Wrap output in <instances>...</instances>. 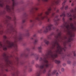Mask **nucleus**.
<instances>
[{"instance_id": "f257e3e1", "label": "nucleus", "mask_w": 76, "mask_h": 76, "mask_svg": "<svg viewBox=\"0 0 76 76\" xmlns=\"http://www.w3.org/2000/svg\"><path fill=\"white\" fill-rule=\"evenodd\" d=\"M22 35H21L18 37H16L15 38V41L14 43L11 42L8 40H6V45H3L1 43L0 44V48H2L3 50L5 51L6 50H7V48H11L12 47H14L16 51H18V46L16 44V42L18 41L22 40Z\"/></svg>"}, {"instance_id": "f03ea898", "label": "nucleus", "mask_w": 76, "mask_h": 76, "mask_svg": "<svg viewBox=\"0 0 76 76\" xmlns=\"http://www.w3.org/2000/svg\"><path fill=\"white\" fill-rule=\"evenodd\" d=\"M51 11L53 12V10H52L51 8V7H50L48 9V11L46 12L45 13V15H46L42 16V13L40 14H38V17H36L35 18L36 20L39 21L41 20H43L46 19L47 20L48 22H50V18H48L47 15H48L49 14L51 13Z\"/></svg>"}, {"instance_id": "7ed1b4c3", "label": "nucleus", "mask_w": 76, "mask_h": 76, "mask_svg": "<svg viewBox=\"0 0 76 76\" xmlns=\"http://www.w3.org/2000/svg\"><path fill=\"white\" fill-rule=\"evenodd\" d=\"M51 29H54V28L53 25L51 24L48 25V26L45 27H43L42 29L38 30L37 31L38 33H40L44 32V33H47L48 31H50Z\"/></svg>"}, {"instance_id": "20e7f679", "label": "nucleus", "mask_w": 76, "mask_h": 76, "mask_svg": "<svg viewBox=\"0 0 76 76\" xmlns=\"http://www.w3.org/2000/svg\"><path fill=\"white\" fill-rule=\"evenodd\" d=\"M6 18L7 20H6V23L8 25V26H9L10 25V27L11 28V34H16L17 33V30L15 28H13V27L11 25L10 23H9L10 20H11L12 18L8 16H6Z\"/></svg>"}, {"instance_id": "39448f33", "label": "nucleus", "mask_w": 76, "mask_h": 76, "mask_svg": "<svg viewBox=\"0 0 76 76\" xmlns=\"http://www.w3.org/2000/svg\"><path fill=\"white\" fill-rule=\"evenodd\" d=\"M12 7L9 6L8 5H7L6 6V9L7 12H12V10H14V7L17 4V3L15 0H12Z\"/></svg>"}, {"instance_id": "423d86ee", "label": "nucleus", "mask_w": 76, "mask_h": 76, "mask_svg": "<svg viewBox=\"0 0 76 76\" xmlns=\"http://www.w3.org/2000/svg\"><path fill=\"white\" fill-rule=\"evenodd\" d=\"M71 13H74V10H72L71 11V12L67 14L66 15L67 16H68V17H72V18H69V20H72V18L73 19H76V15H75V14L72 15Z\"/></svg>"}, {"instance_id": "0eeeda50", "label": "nucleus", "mask_w": 76, "mask_h": 76, "mask_svg": "<svg viewBox=\"0 0 76 76\" xmlns=\"http://www.w3.org/2000/svg\"><path fill=\"white\" fill-rule=\"evenodd\" d=\"M3 56L4 57V58H5V60L7 62V63H9L10 64H11L10 63V61H9V56H7L6 54L5 53H4L3 54Z\"/></svg>"}, {"instance_id": "6e6552de", "label": "nucleus", "mask_w": 76, "mask_h": 76, "mask_svg": "<svg viewBox=\"0 0 76 76\" xmlns=\"http://www.w3.org/2000/svg\"><path fill=\"white\" fill-rule=\"evenodd\" d=\"M58 15H56L54 19V20L55 23L56 25H58V24L59 23V20H60V19L58 18Z\"/></svg>"}, {"instance_id": "1a4fd4ad", "label": "nucleus", "mask_w": 76, "mask_h": 76, "mask_svg": "<svg viewBox=\"0 0 76 76\" xmlns=\"http://www.w3.org/2000/svg\"><path fill=\"white\" fill-rule=\"evenodd\" d=\"M51 69H49L48 72V76L54 75L56 74V73L57 72V70H53L52 73H51Z\"/></svg>"}, {"instance_id": "9d476101", "label": "nucleus", "mask_w": 76, "mask_h": 76, "mask_svg": "<svg viewBox=\"0 0 76 76\" xmlns=\"http://www.w3.org/2000/svg\"><path fill=\"white\" fill-rule=\"evenodd\" d=\"M38 9L36 7H34L32 8L31 10H30L31 12H32L33 13H34L35 11L38 10Z\"/></svg>"}, {"instance_id": "9b49d317", "label": "nucleus", "mask_w": 76, "mask_h": 76, "mask_svg": "<svg viewBox=\"0 0 76 76\" xmlns=\"http://www.w3.org/2000/svg\"><path fill=\"white\" fill-rule=\"evenodd\" d=\"M67 0H65L64 1L63 3L62 4V7L61 8V10H63V9H64V5H65V3L66 2Z\"/></svg>"}, {"instance_id": "f8f14e48", "label": "nucleus", "mask_w": 76, "mask_h": 76, "mask_svg": "<svg viewBox=\"0 0 76 76\" xmlns=\"http://www.w3.org/2000/svg\"><path fill=\"white\" fill-rule=\"evenodd\" d=\"M21 57H25L26 58L28 57V54H26L25 53H22L21 54Z\"/></svg>"}, {"instance_id": "ddd939ff", "label": "nucleus", "mask_w": 76, "mask_h": 76, "mask_svg": "<svg viewBox=\"0 0 76 76\" xmlns=\"http://www.w3.org/2000/svg\"><path fill=\"white\" fill-rule=\"evenodd\" d=\"M29 30L27 29L26 31V36H29Z\"/></svg>"}, {"instance_id": "4468645a", "label": "nucleus", "mask_w": 76, "mask_h": 76, "mask_svg": "<svg viewBox=\"0 0 76 76\" xmlns=\"http://www.w3.org/2000/svg\"><path fill=\"white\" fill-rule=\"evenodd\" d=\"M44 42L46 44H47V45H48V44H49V42L48 41H47V39H45L44 40Z\"/></svg>"}, {"instance_id": "2eb2a0df", "label": "nucleus", "mask_w": 76, "mask_h": 76, "mask_svg": "<svg viewBox=\"0 0 76 76\" xmlns=\"http://www.w3.org/2000/svg\"><path fill=\"white\" fill-rule=\"evenodd\" d=\"M60 17H62V16H63V17H65L66 16V14H65V12H64L63 14L61 15H60Z\"/></svg>"}, {"instance_id": "dca6fc26", "label": "nucleus", "mask_w": 76, "mask_h": 76, "mask_svg": "<svg viewBox=\"0 0 76 76\" xmlns=\"http://www.w3.org/2000/svg\"><path fill=\"white\" fill-rule=\"evenodd\" d=\"M38 42V39H35L34 42V44H36Z\"/></svg>"}, {"instance_id": "f3484780", "label": "nucleus", "mask_w": 76, "mask_h": 76, "mask_svg": "<svg viewBox=\"0 0 76 76\" xmlns=\"http://www.w3.org/2000/svg\"><path fill=\"white\" fill-rule=\"evenodd\" d=\"M38 49L39 50V53H41V49H42V47L41 46L39 47L38 48Z\"/></svg>"}, {"instance_id": "a211bd4d", "label": "nucleus", "mask_w": 76, "mask_h": 76, "mask_svg": "<svg viewBox=\"0 0 76 76\" xmlns=\"http://www.w3.org/2000/svg\"><path fill=\"white\" fill-rule=\"evenodd\" d=\"M60 1V0H57L55 2V4H57V5H58Z\"/></svg>"}, {"instance_id": "6ab92c4d", "label": "nucleus", "mask_w": 76, "mask_h": 76, "mask_svg": "<svg viewBox=\"0 0 76 76\" xmlns=\"http://www.w3.org/2000/svg\"><path fill=\"white\" fill-rule=\"evenodd\" d=\"M4 4L3 3H0V7H4Z\"/></svg>"}, {"instance_id": "aec40b11", "label": "nucleus", "mask_w": 76, "mask_h": 76, "mask_svg": "<svg viewBox=\"0 0 76 76\" xmlns=\"http://www.w3.org/2000/svg\"><path fill=\"white\" fill-rule=\"evenodd\" d=\"M37 37V35H36V34H34L33 35V37H32L31 38V39H34V38L35 37Z\"/></svg>"}, {"instance_id": "412c9836", "label": "nucleus", "mask_w": 76, "mask_h": 76, "mask_svg": "<svg viewBox=\"0 0 76 76\" xmlns=\"http://www.w3.org/2000/svg\"><path fill=\"white\" fill-rule=\"evenodd\" d=\"M16 20V18L15 17V15H14L13 20L14 21V22H15Z\"/></svg>"}, {"instance_id": "4be33fe9", "label": "nucleus", "mask_w": 76, "mask_h": 76, "mask_svg": "<svg viewBox=\"0 0 76 76\" xmlns=\"http://www.w3.org/2000/svg\"><path fill=\"white\" fill-rule=\"evenodd\" d=\"M47 38L48 39H51V36H48Z\"/></svg>"}, {"instance_id": "5701e85b", "label": "nucleus", "mask_w": 76, "mask_h": 76, "mask_svg": "<svg viewBox=\"0 0 76 76\" xmlns=\"http://www.w3.org/2000/svg\"><path fill=\"white\" fill-rule=\"evenodd\" d=\"M32 68H30L28 70V72H32Z\"/></svg>"}, {"instance_id": "b1692460", "label": "nucleus", "mask_w": 76, "mask_h": 76, "mask_svg": "<svg viewBox=\"0 0 76 76\" xmlns=\"http://www.w3.org/2000/svg\"><path fill=\"white\" fill-rule=\"evenodd\" d=\"M26 22V18H25L23 20V23H25Z\"/></svg>"}, {"instance_id": "393cba45", "label": "nucleus", "mask_w": 76, "mask_h": 76, "mask_svg": "<svg viewBox=\"0 0 76 76\" xmlns=\"http://www.w3.org/2000/svg\"><path fill=\"white\" fill-rule=\"evenodd\" d=\"M54 15H55V13H53L51 15V17H53L54 16Z\"/></svg>"}, {"instance_id": "a878e982", "label": "nucleus", "mask_w": 76, "mask_h": 76, "mask_svg": "<svg viewBox=\"0 0 76 76\" xmlns=\"http://www.w3.org/2000/svg\"><path fill=\"white\" fill-rule=\"evenodd\" d=\"M4 40H5V39H7V37H6V36H4Z\"/></svg>"}, {"instance_id": "bb28decb", "label": "nucleus", "mask_w": 76, "mask_h": 76, "mask_svg": "<svg viewBox=\"0 0 76 76\" xmlns=\"http://www.w3.org/2000/svg\"><path fill=\"white\" fill-rule=\"evenodd\" d=\"M67 8H68V6H66L65 7V10H67Z\"/></svg>"}, {"instance_id": "cd10ccee", "label": "nucleus", "mask_w": 76, "mask_h": 76, "mask_svg": "<svg viewBox=\"0 0 76 76\" xmlns=\"http://www.w3.org/2000/svg\"><path fill=\"white\" fill-rule=\"evenodd\" d=\"M73 53L74 54V56H76V54L75 53V51L73 52Z\"/></svg>"}, {"instance_id": "c85d7f7f", "label": "nucleus", "mask_w": 76, "mask_h": 76, "mask_svg": "<svg viewBox=\"0 0 76 76\" xmlns=\"http://www.w3.org/2000/svg\"><path fill=\"white\" fill-rule=\"evenodd\" d=\"M36 67H37V68L39 67V65H38V64H36Z\"/></svg>"}, {"instance_id": "c756f323", "label": "nucleus", "mask_w": 76, "mask_h": 76, "mask_svg": "<svg viewBox=\"0 0 76 76\" xmlns=\"http://www.w3.org/2000/svg\"><path fill=\"white\" fill-rule=\"evenodd\" d=\"M64 68H62L61 69V71H62V72H64Z\"/></svg>"}, {"instance_id": "7c9ffc66", "label": "nucleus", "mask_w": 76, "mask_h": 76, "mask_svg": "<svg viewBox=\"0 0 76 76\" xmlns=\"http://www.w3.org/2000/svg\"><path fill=\"white\" fill-rule=\"evenodd\" d=\"M43 1H48V0H42Z\"/></svg>"}, {"instance_id": "2f4dec72", "label": "nucleus", "mask_w": 76, "mask_h": 76, "mask_svg": "<svg viewBox=\"0 0 76 76\" xmlns=\"http://www.w3.org/2000/svg\"><path fill=\"white\" fill-rule=\"evenodd\" d=\"M71 6H74V3H72L71 4Z\"/></svg>"}, {"instance_id": "473e14b6", "label": "nucleus", "mask_w": 76, "mask_h": 76, "mask_svg": "<svg viewBox=\"0 0 76 76\" xmlns=\"http://www.w3.org/2000/svg\"><path fill=\"white\" fill-rule=\"evenodd\" d=\"M34 26V24H33L31 26V28H32V27H33V26Z\"/></svg>"}, {"instance_id": "72a5a7b5", "label": "nucleus", "mask_w": 76, "mask_h": 76, "mask_svg": "<svg viewBox=\"0 0 76 76\" xmlns=\"http://www.w3.org/2000/svg\"><path fill=\"white\" fill-rule=\"evenodd\" d=\"M56 76H58V72H57L56 74Z\"/></svg>"}, {"instance_id": "f704fd0d", "label": "nucleus", "mask_w": 76, "mask_h": 76, "mask_svg": "<svg viewBox=\"0 0 76 76\" xmlns=\"http://www.w3.org/2000/svg\"><path fill=\"white\" fill-rule=\"evenodd\" d=\"M34 22V21L33 20H30V22Z\"/></svg>"}, {"instance_id": "c9c22d12", "label": "nucleus", "mask_w": 76, "mask_h": 76, "mask_svg": "<svg viewBox=\"0 0 76 76\" xmlns=\"http://www.w3.org/2000/svg\"><path fill=\"white\" fill-rule=\"evenodd\" d=\"M31 63L32 64H34V61H32Z\"/></svg>"}, {"instance_id": "e433bc0d", "label": "nucleus", "mask_w": 76, "mask_h": 76, "mask_svg": "<svg viewBox=\"0 0 76 76\" xmlns=\"http://www.w3.org/2000/svg\"><path fill=\"white\" fill-rule=\"evenodd\" d=\"M36 60H38V57H37L36 58Z\"/></svg>"}, {"instance_id": "4c0bfd02", "label": "nucleus", "mask_w": 76, "mask_h": 76, "mask_svg": "<svg viewBox=\"0 0 76 76\" xmlns=\"http://www.w3.org/2000/svg\"><path fill=\"white\" fill-rule=\"evenodd\" d=\"M67 56H68V57H69V56H70V54H68V55H67Z\"/></svg>"}, {"instance_id": "58836bf2", "label": "nucleus", "mask_w": 76, "mask_h": 76, "mask_svg": "<svg viewBox=\"0 0 76 76\" xmlns=\"http://www.w3.org/2000/svg\"><path fill=\"white\" fill-rule=\"evenodd\" d=\"M56 8H53V10H56Z\"/></svg>"}, {"instance_id": "ea45409f", "label": "nucleus", "mask_w": 76, "mask_h": 76, "mask_svg": "<svg viewBox=\"0 0 76 76\" xmlns=\"http://www.w3.org/2000/svg\"><path fill=\"white\" fill-rule=\"evenodd\" d=\"M43 39V37H41L40 38V39H41V40H42V39Z\"/></svg>"}, {"instance_id": "a19ab883", "label": "nucleus", "mask_w": 76, "mask_h": 76, "mask_svg": "<svg viewBox=\"0 0 76 76\" xmlns=\"http://www.w3.org/2000/svg\"><path fill=\"white\" fill-rule=\"evenodd\" d=\"M56 12L57 13H58V10H57V11H56Z\"/></svg>"}, {"instance_id": "79ce46f5", "label": "nucleus", "mask_w": 76, "mask_h": 76, "mask_svg": "<svg viewBox=\"0 0 76 76\" xmlns=\"http://www.w3.org/2000/svg\"><path fill=\"white\" fill-rule=\"evenodd\" d=\"M32 49H35V47H32Z\"/></svg>"}, {"instance_id": "37998d69", "label": "nucleus", "mask_w": 76, "mask_h": 76, "mask_svg": "<svg viewBox=\"0 0 76 76\" xmlns=\"http://www.w3.org/2000/svg\"><path fill=\"white\" fill-rule=\"evenodd\" d=\"M16 59H17V61H18V60H19V58H18L17 57Z\"/></svg>"}, {"instance_id": "c03bdc74", "label": "nucleus", "mask_w": 76, "mask_h": 76, "mask_svg": "<svg viewBox=\"0 0 76 76\" xmlns=\"http://www.w3.org/2000/svg\"><path fill=\"white\" fill-rule=\"evenodd\" d=\"M25 15L26 16H27V14H26V13Z\"/></svg>"}, {"instance_id": "a18cd8bd", "label": "nucleus", "mask_w": 76, "mask_h": 76, "mask_svg": "<svg viewBox=\"0 0 76 76\" xmlns=\"http://www.w3.org/2000/svg\"><path fill=\"white\" fill-rule=\"evenodd\" d=\"M6 72H8V70H7V69H6Z\"/></svg>"}, {"instance_id": "49530a36", "label": "nucleus", "mask_w": 76, "mask_h": 76, "mask_svg": "<svg viewBox=\"0 0 76 76\" xmlns=\"http://www.w3.org/2000/svg\"><path fill=\"white\" fill-rule=\"evenodd\" d=\"M34 54V53H32L31 54V56H33Z\"/></svg>"}, {"instance_id": "de8ad7c7", "label": "nucleus", "mask_w": 76, "mask_h": 76, "mask_svg": "<svg viewBox=\"0 0 76 76\" xmlns=\"http://www.w3.org/2000/svg\"><path fill=\"white\" fill-rule=\"evenodd\" d=\"M71 0H70V1H69V2H70V3H71V2L72 1H71Z\"/></svg>"}, {"instance_id": "09e8293b", "label": "nucleus", "mask_w": 76, "mask_h": 76, "mask_svg": "<svg viewBox=\"0 0 76 76\" xmlns=\"http://www.w3.org/2000/svg\"><path fill=\"white\" fill-rule=\"evenodd\" d=\"M59 54L62 55V54H63V53H59Z\"/></svg>"}, {"instance_id": "8fccbe9b", "label": "nucleus", "mask_w": 76, "mask_h": 76, "mask_svg": "<svg viewBox=\"0 0 76 76\" xmlns=\"http://www.w3.org/2000/svg\"><path fill=\"white\" fill-rule=\"evenodd\" d=\"M0 3H1V0H0Z\"/></svg>"}, {"instance_id": "3c124183", "label": "nucleus", "mask_w": 76, "mask_h": 76, "mask_svg": "<svg viewBox=\"0 0 76 76\" xmlns=\"http://www.w3.org/2000/svg\"><path fill=\"white\" fill-rule=\"evenodd\" d=\"M4 76H6V75H4Z\"/></svg>"}, {"instance_id": "603ef678", "label": "nucleus", "mask_w": 76, "mask_h": 76, "mask_svg": "<svg viewBox=\"0 0 76 76\" xmlns=\"http://www.w3.org/2000/svg\"><path fill=\"white\" fill-rule=\"evenodd\" d=\"M37 5V6H38V5H39V4H38Z\"/></svg>"}, {"instance_id": "864d4df0", "label": "nucleus", "mask_w": 76, "mask_h": 76, "mask_svg": "<svg viewBox=\"0 0 76 76\" xmlns=\"http://www.w3.org/2000/svg\"><path fill=\"white\" fill-rule=\"evenodd\" d=\"M69 63H70V62L69 61Z\"/></svg>"}, {"instance_id": "5fc2aeb1", "label": "nucleus", "mask_w": 76, "mask_h": 76, "mask_svg": "<svg viewBox=\"0 0 76 76\" xmlns=\"http://www.w3.org/2000/svg\"><path fill=\"white\" fill-rule=\"evenodd\" d=\"M59 70H58V72H59Z\"/></svg>"}, {"instance_id": "6e6d98bb", "label": "nucleus", "mask_w": 76, "mask_h": 76, "mask_svg": "<svg viewBox=\"0 0 76 76\" xmlns=\"http://www.w3.org/2000/svg\"><path fill=\"white\" fill-rule=\"evenodd\" d=\"M39 1V0H38Z\"/></svg>"}, {"instance_id": "4d7b16f0", "label": "nucleus", "mask_w": 76, "mask_h": 76, "mask_svg": "<svg viewBox=\"0 0 76 76\" xmlns=\"http://www.w3.org/2000/svg\"><path fill=\"white\" fill-rule=\"evenodd\" d=\"M3 31H2V33H3Z\"/></svg>"}, {"instance_id": "13d9d810", "label": "nucleus", "mask_w": 76, "mask_h": 76, "mask_svg": "<svg viewBox=\"0 0 76 76\" xmlns=\"http://www.w3.org/2000/svg\"><path fill=\"white\" fill-rule=\"evenodd\" d=\"M17 73H18V71H17Z\"/></svg>"}, {"instance_id": "bf43d9fd", "label": "nucleus", "mask_w": 76, "mask_h": 76, "mask_svg": "<svg viewBox=\"0 0 76 76\" xmlns=\"http://www.w3.org/2000/svg\"><path fill=\"white\" fill-rule=\"evenodd\" d=\"M64 65H66V64H64Z\"/></svg>"}, {"instance_id": "052dcab7", "label": "nucleus", "mask_w": 76, "mask_h": 76, "mask_svg": "<svg viewBox=\"0 0 76 76\" xmlns=\"http://www.w3.org/2000/svg\"><path fill=\"white\" fill-rule=\"evenodd\" d=\"M17 74H18V73H17Z\"/></svg>"}]
</instances>
